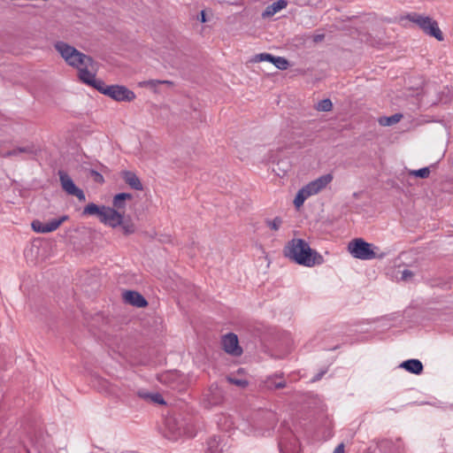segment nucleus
<instances>
[{
  "label": "nucleus",
  "instance_id": "obj_1",
  "mask_svg": "<svg viewBox=\"0 0 453 453\" xmlns=\"http://www.w3.org/2000/svg\"><path fill=\"white\" fill-rule=\"evenodd\" d=\"M54 48L68 65L78 70L79 79L83 83L96 88L102 94L118 102H132L135 99V94L127 87L106 85L104 81L96 80L98 65L91 57L61 41L57 42Z\"/></svg>",
  "mask_w": 453,
  "mask_h": 453
},
{
  "label": "nucleus",
  "instance_id": "obj_2",
  "mask_svg": "<svg viewBox=\"0 0 453 453\" xmlns=\"http://www.w3.org/2000/svg\"><path fill=\"white\" fill-rule=\"evenodd\" d=\"M284 254L296 264L307 267L321 265L324 261L323 257L312 250L307 242L298 238L292 239L287 243Z\"/></svg>",
  "mask_w": 453,
  "mask_h": 453
},
{
  "label": "nucleus",
  "instance_id": "obj_3",
  "mask_svg": "<svg viewBox=\"0 0 453 453\" xmlns=\"http://www.w3.org/2000/svg\"><path fill=\"white\" fill-rule=\"evenodd\" d=\"M333 174H324L303 187L297 192L294 199V204L296 208L299 209L301 206H303L306 199L319 194L320 191L325 189L326 186L333 180Z\"/></svg>",
  "mask_w": 453,
  "mask_h": 453
},
{
  "label": "nucleus",
  "instance_id": "obj_4",
  "mask_svg": "<svg viewBox=\"0 0 453 453\" xmlns=\"http://www.w3.org/2000/svg\"><path fill=\"white\" fill-rule=\"evenodd\" d=\"M348 250L353 257L361 260H371L385 257V253H379L380 249L378 247L366 242L362 238H357L349 242Z\"/></svg>",
  "mask_w": 453,
  "mask_h": 453
},
{
  "label": "nucleus",
  "instance_id": "obj_5",
  "mask_svg": "<svg viewBox=\"0 0 453 453\" xmlns=\"http://www.w3.org/2000/svg\"><path fill=\"white\" fill-rule=\"evenodd\" d=\"M409 21L416 24L426 34L434 37L438 41H443V35L438 27V23L428 16L411 12L405 16Z\"/></svg>",
  "mask_w": 453,
  "mask_h": 453
},
{
  "label": "nucleus",
  "instance_id": "obj_6",
  "mask_svg": "<svg viewBox=\"0 0 453 453\" xmlns=\"http://www.w3.org/2000/svg\"><path fill=\"white\" fill-rule=\"evenodd\" d=\"M58 175L61 187L65 193L70 196H76L81 202H84L86 200L84 192L76 187L72 178L66 173L59 171Z\"/></svg>",
  "mask_w": 453,
  "mask_h": 453
},
{
  "label": "nucleus",
  "instance_id": "obj_7",
  "mask_svg": "<svg viewBox=\"0 0 453 453\" xmlns=\"http://www.w3.org/2000/svg\"><path fill=\"white\" fill-rule=\"evenodd\" d=\"M69 219L68 216L64 215L59 219H51L47 223H43L41 220H34L31 223L32 229L36 233L47 234L57 230L64 222Z\"/></svg>",
  "mask_w": 453,
  "mask_h": 453
},
{
  "label": "nucleus",
  "instance_id": "obj_8",
  "mask_svg": "<svg viewBox=\"0 0 453 453\" xmlns=\"http://www.w3.org/2000/svg\"><path fill=\"white\" fill-rule=\"evenodd\" d=\"M123 213L118 211V210L103 205L102 215L100 221L112 228H116L122 223Z\"/></svg>",
  "mask_w": 453,
  "mask_h": 453
},
{
  "label": "nucleus",
  "instance_id": "obj_9",
  "mask_svg": "<svg viewBox=\"0 0 453 453\" xmlns=\"http://www.w3.org/2000/svg\"><path fill=\"white\" fill-rule=\"evenodd\" d=\"M222 346L224 350L230 355L238 357L242 353V349L239 346L238 337L233 333L223 336Z\"/></svg>",
  "mask_w": 453,
  "mask_h": 453
},
{
  "label": "nucleus",
  "instance_id": "obj_10",
  "mask_svg": "<svg viewBox=\"0 0 453 453\" xmlns=\"http://www.w3.org/2000/svg\"><path fill=\"white\" fill-rule=\"evenodd\" d=\"M222 401L223 394L217 385H211L203 394V402L207 408L218 405L221 403Z\"/></svg>",
  "mask_w": 453,
  "mask_h": 453
},
{
  "label": "nucleus",
  "instance_id": "obj_11",
  "mask_svg": "<svg viewBox=\"0 0 453 453\" xmlns=\"http://www.w3.org/2000/svg\"><path fill=\"white\" fill-rule=\"evenodd\" d=\"M254 62L268 61L273 64L280 70H286L289 64L288 61L282 57H274L269 53H260L254 57Z\"/></svg>",
  "mask_w": 453,
  "mask_h": 453
},
{
  "label": "nucleus",
  "instance_id": "obj_12",
  "mask_svg": "<svg viewBox=\"0 0 453 453\" xmlns=\"http://www.w3.org/2000/svg\"><path fill=\"white\" fill-rule=\"evenodd\" d=\"M123 298L126 303L138 308H143L148 305L146 299L136 291L128 290L124 292Z\"/></svg>",
  "mask_w": 453,
  "mask_h": 453
},
{
  "label": "nucleus",
  "instance_id": "obj_13",
  "mask_svg": "<svg viewBox=\"0 0 453 453\" xmlns=\"http://www.w3.org/2000/svg\"><path fill=\"white\" fill-rule=\"evenodd\" d=\"M288 2L286 0H278L272 4L268 5L262 13L263 18H269L286 8Z\"/></svg>",
  "mask_w": 453,
  "mask_h": 453
},
{
  "label": "nucleus",
  "instance_id": "obj_14",
  "mask_svg": "<svg viewBox=\"0 0 453 453\" xmlns=\"http://www.w3.org/2000/svg\"><path fill=\"white\" fill-rule=\"evenodd\" d=\"M122 177L127 184H128L133 189L142 190V184L138 176L133 172H123Z\"/></svg>",
  "mask_w": 453,
  "mask_h": 453
},
{
  "label": "nucleus",
  "instance_id": "obj_15",
  "mask_svg": "<svg viewBox=\"0 0 453 453\" xmlns=\"http://www.w3.org/2000/svg\"><path fill=\"white\" fill-rule=\"evenodd\" d=\"M401 366L403 367L406 371L414 374H420L423 371V365L418 359H410L404 361Z\"/></svg>",
  "mask_w": 453,
  "mask_h": 453
},
{
  "label": "nucleus",
  "instance_id": "obj_16",
  "mask_svg": "<svg viewBox=\"0 0 453 453\" xmlns=\"http://www.w3.org/2000/svg\"><path fill=\"white\" fill-rule=\"evenodd\" d=\"M403 118L400 113L394 114L390 117H381L379 119V124L383 127H388L398 123Z\"/></svg>",
  "mask_w": 453,
  "mask_h": 453
},
{
  "label": "nucleus",
  "instance_id": "obj_17",
  "mask_svg": "<svg viewBox=\"0 0 453 453\" xmlns=\"http://www.w3.org/2000/svg\"><path fill=\"white\" fill-rule=\"evenodd\" d=\"M132 196L127 193H119L113 197V207L114 209H123L125 207V201L131 199Z\"/></svg>",
  "mask_w": 453,
  "mask_h": 453
},
{
  "label": "nucleus",
  "instance_id": "obj_18",
  "mask_svg": "<svg viewBox=\"0 0 453 453\" xmlns=\"http://www.w3.org/2000/svg\"><path fill=\"white\" fill-rule=\"evenodd\" d=\"M265 226L273 232H277L283 224V219L280 217H275L273 219H266Z\"/></svg>",
  "mask_w": 453,
  "mask_h": 453
},
{
  "label": "nucleus",
  "instance_id": "obj_19",
  "mask_svg": "<svg viewBox=\"0 0 453 453\" xmlns=\"http://www.w3.org/2000/svg\"><path fill=\"white\" fill-rule=\"evenodd\" d=\"M103 211V206H98L96 203H90L85 206L83 210L84 215H97L99 219L101 218Z\"/></svg>",
  "mask_w": 453,
  "mask_h": 453
},
{
  "label": "nucleus",
  "instance_id": "obj_20",
  "mask_svg": "<svg viewBox=\"0 0 453 453\" xmlns=\"http://www.w3.org/2000/svg\"><path fill=\"white\" fill-rule=\"evenodd\" d=\"M122 232L126 235L132 234L135 232V226L131 219H124L122 217V223L120 224Z\"/></svg>",
  "mask_w": 453,
  "mask_h": 453
},
{
  "label": "nucleus",
  "instance_id": "obj_21",
  "mask_svg": "<svg viewBox=\"0 0 453 453\" xmlns=\"http://www.w3.org/2000/svg\"><path fill=\"white\" fill-rule=\"evenodd\" d=\"M158 84H167L172 86L173 82L170 81H160V80H149L140 83L141 87H147L150 88H156Z\"/></svg>",
  "mask_w": 453,
  "mask_h": 453
},
{
  "label": "nucleus",
  "instance_id": "obj_22",
  "mask_svg": "<svg viewBox=\"0 0 453 453\" xmlns=\"http://www.w3.org/2000/svg\"><path fill=\"white\" fill-rule=\"evenodd\" d=\"M316 109L319 111H330L333 109V104L330 99H324L318 103Z\"/></svg>",
  "mask_w": 453,
  "mask_h": 453
},
{
  "label": "nucleus",
  "instance_id": "obj_23",
  "mask_svg": "<svg viewBox=\"0 0 453 453\" xmlns=\"http://www.w3.org/2000/svg\"><path fill=\"white\" fill-rule=\"evenodd\" d=\"M33 150L29 147H19L12 150H9L4 154V157L18 156L19 153H32Z\"/></svg>",
  "mask_w": 453,
  "mask_h": 453
},
{
  "label": "nucleus",
  "instance_id": "obj_24",
  "mask_svg": "<svg viewBox=\"0 0 453 453\" xmlns=\"http://www.w3.org/2000/svg\"><path fill=\"white\" fill-rule=\"evenodd\" d=\"M410 174L415 177L426 179L430 174V169L428 167H424L418 170H413L410 172Z\"/></svg>",
  "mask_w": 453,
  "mask_h": 453
},
{
  "label": "nucleus",
  "instance_id": "obj_25",
  "mask_svg": "<svg viewBox=\"0 0 453 453\" xmlns=\"http://www.w3.org/2000/svg\"><path fill=\"white\" fill-rule=\"evenodd\" d=\"M209 451L210 453H221L220 450L218 449V442L216 440H212L209 442Z\"/></svg>",
  "mask_w": 453,
  "mask_h": 453
},
{
  "label": "nucleus",
  "instance_id": "obj_26",
  "mask_svg": "<svg viewBox=\"0 0 453 453\" xmlns=\"http://www.w3.org/2000/svg\"><path fill=\"white\" fill-rule=\"evenodd\" d=\"M150 398L154 403H159V404H164L165 403V401H164V399H163V397H162V395L160 394H153V395H150Z\"/></svg>",
  "mask_w": 453,
  "mask_h": 453
},
{
  "label": "nucleus",
  "instance_id": "obj_27",
  "mask_svg": "<svg viewBox=\"0 0 453 453\" xmlns=\"http://www.w3.org/2000/svg\"><path fill=\"white\" fill-rule=\"evenodd\" d=\"M229 381L232 384H234L238 387L244 388L248 385V382L244 380H237V379H229Z\"/></svg>",
  "mask_w": 453,
  "mask_h": 453
},
{
  "label": "nucleus",
  "instance_id": "obj_28",
  "mask_svg": "<svg viewBox=\"0 0 453 453\" xmlns=\"http://www.w3.org/2000/svg\"><path fill=\"white\" fill-rule=\"evenodd\" d=\"M413 277V273L410 270H404L402 273V279L403 280H408Z\"/></svg>",
  "mask_w": 453,
  "mask_h": 453
},
{
  "label": "nucleus",
  "instance_id": "obj_29",
  "mask_svg": "<svg viewBox=\"0 0 453 453\" xmlns=\"http://www.w3.org/2000/svg\"><path fill=\"white\" fill-rule=\"evenodd\" d=\"M333 453H344V445L343 443L339 444Z\"/></svg>",
  "mask_w": 453,
  "mask_h": 453
},
{
  "label": "nucleus",
  "instance_id": "obj_30",
  "mask_svg": "<svg viewBox=\"0 0 453 453\" xmlns=\"http://www.w3.org/2000/svg\"><path fill=\"white\" fill-rule=\"evenodd\" d=\"M199 19H200V21H201L202 23H205V22L207 21L206 14H205V12H204V11H202V12H201Z\"/></svg>",
  "mask_w": 453,
  "mask_h": 453
},
{
  "label": "nucleus",
  "instance_id": "obj_31",
  "mask_svg": "<svg viewBox=\"0 0 453 453\" xmlns=\"http://www.w3.org/2000/svg\"><path fill=\"white\" fill-rule=\"evenodd\" d=\"M324 38V35H317L315 37V42H319V41H322Z\"/></svg>",
  "mask_w": 453,
  "mask_h": 453
}]
</instances>
